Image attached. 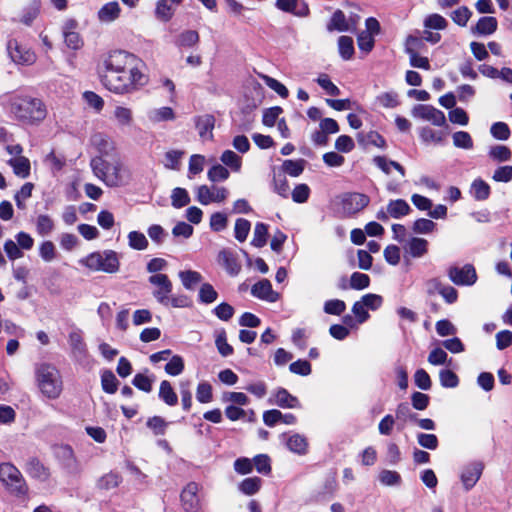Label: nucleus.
I'll list each match as a JSON object with an SVG mask.
<instances>
[{
    "label": "nucleus",
    "mask_w": 512,
    "mask_h": 512,
    "mask_svg": "<svg viewBox=\"0 0 512 512\" xmlns=\"http://www.w3.org/2000/svg\"><path fill=\"white\" fill-rule=\"evenodd\" d=\"M251 294L272 303L279 299V294L272 289V284L268 279H262L255 283L251 288Z\"/></svg>",
    "instance_id": "obj_16"
},
{
    "label": "nucleus",
    "mask_w": 512,
    "mask_h": 512,
    "mask_svg": "<svg viewBox=\"0 0 512 512\" xmlns=\"http://www.w3.org/2000/svg\"><path fill=\"white\" fill-rule=\"evenodd\" d=\"M359 17H351L349 20L346 19L345 14L341 10H337L333 13L327 29L329 31L337 30L339 32L354 31L357 26Z\"/></svg>",
    "instance_id": "obj_15"
},
{
    "label": "nucleus",
    "mask_w": 512,
    "mask_h": 512,
    "mask_svg": "<svg viewBox=\"0 0 512 512\" xmlns=\"http://www.w3.org/2000/svg\"><path fill=\"white\" fill-rule=\"evenodd\" d=\"M489 156L496 161L505 162L510 160L512 152L507 146L496 145L490 148Z\"/></svg>",
    "instance_id": "obj_62"
},
{
    "label": "nucleus",
    "mask_w": 512,
    "mask_h": 512,
    "mask_svg": "<svg viewBox=\"0 0 512 512\" xmlns=\"http://www.w3.org/2000/svg\"><path fill=\"white\" fill-rule=\"evenodd\" d=\"M262 484V480L259 477H249L245 478L240 484H239V490L245 494V495H254L256 494Z\"/></svg>",
    "instance_id": "obj_46"
},
{
    "label": "nucleus",
    "mask_w": 512,
    "mask_h": 512,
    "mask_svg": "<svg viewBox=\"0 0 512 512\" xmlns=\"http://www.w3.org/2000/svg\"><path fill=\"white\" fill-rule=\"evenodd\" d=\"M470 194L477 201H484L490 196V186L481 178L475 179L470 186Z\"/></svg>",
    "instance_id": "obj_36"
},
{
    "label": "nucleus",
    "mask_w": 512,
    "mask_h": 512,
    "mask_svg": "<svg viewBox=\"0 0 512 512\" xmlns=\"http://www.w3.org/2000/svg\"><path fill=\"white\" fill-rule=\"evenodd\" d=\"M7 164L12 168L13 173L22 179H26L31 173L30 160L27 157H11Z\"/></svg>",
    "instance_id": "obj_26"
},
{
    "label": "nucleus",
    "mask_w": 512,
    "mask_h": 512,
    "mask_svg": "<svg viewBox=\"0 0 512 512\" xmlns=\"http://www.w3.org/2000/svg\"><path fill=\"white\" fill-rule=\"evenodd\" d=\"M179 278L186 289L192 290L195 285L201 282L202 275L197 271L186 270L179 272Z\"/></svg>",
    "instance_id": "obj_44"
},
{
    "label": "nucleus",
    "mask_w": 512,
    "mask_h": 512,
    "mask_svg": "<svg viewBox=\"0 0 512 512\" xmlns=\"http://www.w3.org/2000/svg\"><path fill=\"white\" fill-rule=\"evenodd\" d=\"M450 16L454 23L464 27L467 25L469 19L471 18L472 12L468 7L462 6L454 10Z\"/></svg>",
    "instance_id": "obj_59"
},
{
    "label": "nucleus",
    "mask_w": 512,
    "mask_h": 512,
    "mask_svg": "<svg viewBox=\"0 0 512 512\" xmlns=\"http://www.w3.org/2000/svg\"><path fill=\"white\" fill-rule=\"evenodd\" d=\"M38 387L49 399H56L62 392V380L59 371L48 364L40 365L36 370Z\"/></svg>",
    "instance_id": "obj_5"
},
{
    "label": "nucleus",
    "mask_w": 512,
    "mask_h": 512,
    "mask_svg": "<svg viewBox=\"0 0 512 512\" xmlns=\"http://www.w3.org/2000/svg\"><path fill=\"white\" fill-rule=\"evenodd\" d=\"M113 120L118 127H131L134 123L132 109L123 105L115 106L113 110Z\"/></svg>",
    "instance_id": "obj_27"
},
{
    "label": "nucleus",
    "mask_w": 512,
    "mask_h": 512,
    "mask_svg": "<svg viewBox=\"0 0 512 512\" xmlns=\"http://www.w3.org/2000/svg\"><path fill=\"white\" fill-rule=\"evenodd\" d=\"M7 50L12 61L17 64L31 65L36 61L35 53L15 39L9 40Z\"/></svg>",
    "instance_id": "obj_11"
},
{
    "label": "nucleus",
    "mask_w": 512,
    "mask_h": 512,
    "mask_svg": "<svg viewBox=\"0 0 512 512\" xmlns=\"http://www.w3.org/2000/svg\"><path fill=\"white\" fill-rule=\"evenodd\" d=\"M377 103L384 108H395L399 105L398 94L396 92H384L377 96Z\"/></svg>",
    "instance_id": "obj_60"
},
{
    "label": "nucleus",
    "mask_w": 512,
    "mask_h": 512,
    "mask_svg": "<svg viewBox=\"0 0 512 512\" xmlns=\"http://www.w3.org/2000/svg\"><path fill=\"white\" fill-rule=\"evenodd\" d=\"M184 370V360L179 355L171 357L169 362L165 365V372L171 376H178Z\"/></svg>",
    "instance_id": "obj_57"
},
{
    "label": "nucleus",
    "mask_w": 512,
    "mask_h": 512,
    "mask_svg": "<svg viewBox=\"0 0 512 512\" xmlns=\"http://www.w3.org/2000/svg\"><path fill=\"white\" fill-rule=\"evenodd\" d=\"M148 282L153 286L152 295L156 301L164 306H168L173 289L169 277L166 274H154L148 278Z\"/></svg>",
    "instance_id": "obj_7"
},
{
    "label": "nucleus",
    "mask_w": 512,
    "mask_h": 512,
    "mask_svg": "<svg viewBox=\"0 0 512 512\" xmlns=\"http://www.w3.org/2000/svg\"><path fill=\"white\" fill-rule=\"evenodd\" d=\"M422 44V41L415 36H408L406 39L405 51L409 55L410 65L415 68L430 70V62L427 57L420 56L416 49Z\"/></svg>",
    "instance_id": "obj_12"
},
{
    "label": "nucleus",
    "mask_w": 512,
    "mask_h": 512,
    "mask_svg": "<svg viewBox=\"0 0 512 512\" xmlns=\"http://www.w3.org/2000/svg\"><path fill=\"white\" fill-rule=\"evenodd\" d=\"M195 125L202 139L210 140L213 138L212 131L215 125V118L212 115L206 114L196 117Z\"/></svg>",
    "instance_id": "obj_24"
},
{
    "label": "nucleus",
    "mask_w": 512,
    "mask_h": 512,
    "mask_svg": "<svg viewBox=\"0 0 512 512\" xmlns=\"http://www.w3.org/2000/svg\"><path fill=\"white\" fill-rule=\"evenodd\" d=\"M199 41V35L196 31L193 30H187L182 32L177 40L176 45L179 47H193L195 46Z\"/></svg>",
    "instance_id": "obj_54"
},
{
    "label": "nucleus",
    "mask_w": 512,
    "mask_h": 512,
    "mask_svg": "<svg viewBox=\"0 0 512 512\" xmlns=\"http://www.w3.org/2000/svg\"><path fill=\"white\" fill-rule=\"evenodd\" d=\"M269 404L277 405L282 408H297L300 407L298 399L291 395L286 389L278 388L270 396Z\"/></svg>",
    "instance_id": "obj_17"
},
{
    "label": "nucleus",
    "mask_w": 512,
    "mask_h": 512,
    "mask_svg": "<svg viewBox=\"0 0 512 512\" xmlns=\"http://www.w3.org/2000/svg\"><path fill=\"white\" fill-rule=\"evenodd\" d=\"M102 66L100 81L112 93L129 94L148 83V76L143 72L144 62L129 51H110L104 57Z\"/></svg>",
    "instance_id": "obj_1"
},
{
    "label": "nucleus",
    "mask_w": 512,
    "mask_h": 512,
    "mask_svg": "<svg viewBox=\"0 0 512 512\" xmlns=\"http://www.w3.org/2000/svg\"><path fill=\"white\" fill-rule=\"evenodd\" d=\"M26 470L31 477L40 481H46L50 476L48 468L35 458L27 462Z\"/></svg>",
    "instance_id": "obj_34"
},
{
    "label": "nucleus",
    "mask_w": 512,
    "mask_h": 512,
    "mask_svg": "<svg viewBox=\"0 0 512 512\" xmlns=\"http://www.w3.org/2000/svg\"><path fill=\"white\" fill-rule=\"evenodd\" d=\"M229 176L228 168L221 164L213 165L207 172V178L213 183L225 181Z\"/></svg>",
    "instance_id": "obj_47"
},
{
    "label": "nucleus",
    "mask_w": 512,
    "mask_h": 512,
    "mask_svg": "<svg viewBox=\"0 0 512 512\" xmlns=\"http://www.w3.org/2000/svg\"><path fill=\"white\" fill-rule=\"evenodd\" d=\"M428 241L420 237H412L403 245L405 255L412 258H421L428 252Z\"/></svg>",
    "instance_id": "obj_18"
},
{
    "label": "nucleus",
    "mask_w": 512,
    "mask_h": 512,
    "mask_svg": "<svg viewBox=\"0 0 512 512\" xmlns=\"http://www.w3.org/2000/svg\"><path fill=\"white\" fill-rule=\"evenodd\" d=\"M304 164L305 161L303 159L285 160L282 164V169L286 174L298 177L304 170Z\"/></svg>",
    "instance_id": "obj_50"
},
{
    "label": "nucleus",
    "mask_w": 512,
    "mask_h": 512,
    "mask_svg": "<svg viewBox=\"0 0 512 512\" xmlns=\"http://www.w3.org/2000/svg\"><path fill=\"white\" fill-rule=\"evenodd\" d=\"M423 26L425 29L444 30L448 26L447 20L438 13H432L424 18Z\"/></svg>",
    "instance_id": "obj_41"
},
{
    "label": "nucleus",
    "mask_w": 512,
    "mask_h": 512,
    "mask_svg": "<svg viewBox=\"0 0 512 512\" xmlns=\"http://www.w3.org/2000/svg\"><path fill=\"white\" fill-rule=\"evenodd\" d=\"M498 22L495 17L484 16L481 17L475 27L472 28V33L477 35H491L497 30Z\"/></svg>",
    "instance_id": "obj_30"
},
{
    "label": "nucleus",
    "mask_w": 512,
    "mask_h": 512,
    "mask_svg": "<svg viewBox=\"0 0 512 512\" xmlns=\"http://www.w3.org/2000/svg\"><path fill=\"white\" fill-rule=\"evenodd\" d=\"M53 219L46 214H41L36 219V231L40 236H46L54 230Z\"/></svg>",
    "instance_id": "obj_45"
},
{
    "label": "nucleus",
    "mask_w": 512,
    "mask_h": 512,
    "mask_svg": "<svg viewBox=\"0 0 512 512\" xmlns=\"http://www.w3.org/2000/svg\"><path fill=\"white\" fill-rule=\"evenodd\" d=\"M287 448L298 455H305L308 452V440L304 435L294 433L286 439Z\"/></svg>",
    "instance_id": "obj_28"
},
{
    "label": "nucleus",
    "mask_w": 512,
    "mask_h": 512,
    "mask_svg": "<svg viewBox=\"0 0 512 512\" xmlns=\"http://www.w3.org/2000/svg\"><path fill=\"white\" fill-rule=\"evenodd\" d=\"M388 213L391 218L400 219L408 215L412 209L403 199L390 200L387 204Z\"/></svg>",
    "instance_id": "obj_32"
},
{
    "label": "nucleus",
    "mask_w": 512,
    "mask_h": 512,
    "mask_svg": "<svg viewBox=\"0 0 512 512\" xmlns=\"http://www.w3.org/2000/svg\"><path fill=\"white\" fill-rule=\"evenodd\" d=\"M184 155L180 150H169L164 155V166L170 170H179L180 160Z\"/></svg>",
    "instance_id": "obj_48"
},
{
    "label": "nucleus",
    "mask_w": 512,
    "mask_h": 512,
    "mask_svg": "<svg viewBox=\"0 0 512 512\" xmlns=\"http://www.w3.org/2000/svg\"><path fill=\"white\" fill-rule=\"evenodd\" d=\"M121 13V7L117 1H111L104 4L98 11V20L102 23H111L115 21Z\"/></svg>",
    "instance_id": "obj_23"
},
{
    "label": "nucleus",
    "mask_w": 512,
    "mask_h": 512,
    "mask_svg": "<svg viewBox=\"0 0 512 512\" xmlns=\"http://www.w3.org/2000/svg\"><path fill=\"white\" fill-rule=\"evenodd\" d=\"M380 483L384 486H398L401 484V476L398 472L384 469L378 475Z\"/></svg>",
    "instance_id": "obj_51"
},
{
    "label": "nucleus",
    "mask_w": 512,
    "mask_h": 512,
    "mask_svg": "<svg viewBox=\"0 0 512 512\" xmlns=\"http://www.w3.org/2000/svg\"><path fill=\"white\" fill-rule=\"evenodd\" d=\"M419 136L425 144H441L446 137L442 131L435 130L431 127L425 126L419 130Z\"/></svg>",
    "instance_id": "obj_35"
},
{
    "label": "nucleus",
    "mask_w": 512,
    "mask_h": 512,
    "mask_svg": "<svg viewBox=\"0 0 512 512\" xmlns=\"http://www.w3.org/2000/svg\"><path fill=\"white\" fill-rule=\"evenodd\" d=\"M0 481L11 494L17 497L25 496L28 491L25 479L12 463L0 464Z\"/></svg>",
    "instance_id": "obj_6"
},
{
    "label": "nucleus",
    "mask_w": 512,
    "mask_h": 512,
    "mask_svg": "<svg viewBox=\"0 0 512 512\" xmlns=\"http://www.w3.org/2000/svg\"><path fill=\"white\" fill-rule=\"evenodd\" d=\"M76 22L70 20L65 24L63 35L67 47L78 50L83 46V41L78 32L75 31Z\"/></svg>",
    "instance_id": "obj_25"
},
{
    "label": "nucleus",
    "mask_w": 512,
    "mask_h": 512,
    "mask_svg": "<svg viewBox=\"0 0 512 512\" xmlns=\"http://www.w3.org/2000/svg\"><path fill=\"white\" fill-rule=\"evenodd\" d=\"M101 385L106 393L114 394L118 388V380L113 372L106 370L101 375Z\"/></svg>",
    "instance_id": "obj_49"
},
{
    "label": "nucleus",
    "mask_w": 512,
    "mask_h": 512,
    "mask_svg": "<svg viewBox=\"0 0 512 512\" xmlns=\"http://www.w3.org/2000/svg\"><path fill=\"white\" fill-rule=\"evenodd\" d=\"M8 109L15 118L29 123L41 121L46 116V109L42 101L25 95L10 96Z\"/></svg>",
    "instance_id": "obj_3"
},
{
    "label": "nucleus",
    "mask_w": 512,
    "mask_h": 512,
    "mask_svg": "<svg viewBox=\"0 0 512 512\" xmlns=\"http://www.w3.org/2000/svg\"><path fill=\"white\" fill-rule=\"evenodd\" d=\"M79 264L93 272H104L113 274L119 271V255L114 250H104L102 252H92L81 258Z\"/></svg>",
    "instance_id": "obj_4"
},
{
    "label": "nucleus",
    "mask_w": 512,
    "mask_h": 512,
    "mask_svg": "<svg viewBox=\"0 0 512 512\" xmlns=\"http://www.w3.org/2000/svg\"><path fill=\"white\" fill-rule=\"evenodd\" d=\"M276 6L282 11L290 12L297 16H307L309 13L308 5L299 0H277Z\"/></svg>",
    "instance_id": "obj_22"
},
{
    "label": "nucleus",
    "mask_w": 512,
    "mask_h": 512,
    "mask_svg": "<svg viewBox=\"0 0 512 512\" xmlns=\"http://www.w3.org/2000/svg\"><path fill=\"white\" fill-rule=\"evenodd\" d=\"M90 165L95 176L109 187L124 186L130 181V171L119 159L107 161L103 157H95Z\"/></svg>",
    "instance_id": "obj_2"
},
{
    "label": "nucleus",
    "mask_w": 512,
    "mask_h": 512,
    "mask_svg": "<svg viewBox=\"0 0 512 512\" xmlns=\"http://www.w3.org/2000/svg\"><path fill=\"white\" fill-rule=\"evenodd\" d=\"M323 310L326 314L339 316L346 310V304L339 299L327 300L324 303Z\"/></svg>",
    "instance_id": "obj_63"
},
{
    "label": "nucleus",
    "mask_w": 512,
    "mask_h": 512,
    "mask_svg": "<svg viewBox=\"0 0 512 512\" xmlns=\"http://www.w3.org/2000/svg\"><path fill=\"white\" fill-rule=\"evenodd\" d=\"M338 48L341 57L344 60H349L354 54L353 40L349 36H341L338 39Z\"/></svg>",
    "instance_id": "obj_52"
},
{
    "label": "nucleus",
    "mask_w": 512,
    "mask_h": 512,
    "mask_svg": "<svg viewBox=\"0 0 512 512\" xmlns=\"http://www.w3.org/2000/svg\"><path fill=\"white\" fill-rule=\"evenodd\" d=\"M147 120L151 125H158L162 122L174 121L175 112L171 107L162 106L151 108L146 113Z\"/></svg>",
    "instance_id": "obj_20"
},
{
    "label": "nucleus",
    "mask_w": 512,
    "mask_h": 512,
    "mask_svg": "<svg viewBox=\"0 0 512 512\" xmlns=\"http://www.w3.org/2000/svg\"><path fill=\"white\" fill-rule=\"evenodd\" d=\"M283 113V109L279 106H274L265 109L263 112L262 123L267 127H273L278 122L279 116Z\"/></svg>",
    "instance_id": "obj_61"
},
{
    "label": "nucleus",
    "mask_w": 512,
    "mask_h": 512,
    "mask_svg": "<svg viewBox=\"0 0 512 512\" xmlns=\"http://www.w3.org/2000/svg\"><path fill=\"white\" fill-rule=\"evenodd\" d=\"M229 195V191L223 186L200 185L196 189V199L202 205L222 203Z\"/></svg>",
    "instance_id": "obj_9"
},
{
    "label": "nucleus",
    "mask_w": 512,
    "mask_h": 512,
    "mask_svg": "<svg viewBox=\"0 0 512 512\" xmlns=\"http://www.w3.org/2000/svg\"><path fill=\"white\" fill-rule=\"evenodd\" d=\"M342 212L345 216H353L370 203V198L366 194L358 192L345 193L340 197Z\"/></svg>",
    "instance_id": "obj_8"
},
{
    "label": "nucleus",
    "mask_w": 512,
    "mask_h": 512,
    "mask_svg": "<svg viewBox=\"0 0 512 512\" xmlns=\"http://www.w3.org/2000/svg\"><path fill=\"white\" fill-rule=\"evenodd\" d=\"M449 279L458 286H472L477 281V273L473 265L451 267L448 270Z\"/></svg>",
    "instance_id": "obj_10"
},
{
    "label": "nucleus",
    "mask_w": 512,
    "mask_h": 512,
    "mask_svg": "<svg viewBox=\"0 0 512 512\" xmlns=\"http://www.w3.org/2000/svg\"><path fill=\"white\" fill-rule=\"evenodd\" d=\"M223 166L234 172H239L242 166V158L232 150H225L220 156Z\"/></svg>",
    "instance_id": "obj_38"
},
{
    "label": "nucleus",
    "mask_w": 512,
    "mask_h": 512,
    "mask_svg": "<svg viewBox=\"0 0 512 512\" xmlns=\"http://www.w3.org/2000/svg\"><path fill=\"white\" fill-rule=\"evenodd\" d=\"M198 485L195 482L188 483L181 493L183 508L187 512H195L198 508Z\"/></svg>",
    "instance_id": "obj_21"
},
{
    "label": "nucleus",
    "mask_w": 512,
    "mask_h": 512,
    "mask_svg": "<svg viewBox=\"0 0 512 512\" xmlns=\"http://www.w3.org/2000/svg\"><path fill=\"white\" fill-rule=\"evenodd\" d=\"M484 470V464L475 461L466 465L460 474V479L466 491L471 490L480 479Z\"/></svg>",
    "instance_id": "obj_13"
},
{
    "label": "nucleus",
    "mask_w": 512,
    "mask_h": 512,
    "mask_svg": "<svg viewBox=\"0 0 512 512\" xmlns=\"http://www.w3.org/2000/svg\"><path fill=\"white\" fill-rule=\"evenodd\" d=\"M436 228V223L430 219L419 218L412 226L414 233L416 234H429L432 233Z\"/></svg>",
    "instance_id": "obj_64"
},
{
    "label": "nucleus",
    "mask_w": 512,
    "mask_h": 512,
    "mask_svg": "<svg viewBox=\"0 0 512 512\" xmlns=\"http://www.w3.org/2000/svg\"><path fill=\"white\" fill-rule=\"evenodd\" d=\"M268 227L264 223H257L251 244L255 247H263L267 241Z\"/></svg>",
    "instance_id": "obj_55"
},
{
    "label": "nucleus",
    "mask_w": 512,
    "mask_h": 512,
    "mask_svg": "<svg viewBox=\"0 0 512 512\" xmlns=\"http://www.w3.org/2000/svg\"><path fill=\"white\" fill-rule=\"evenodd\" d=\"M122 478L118 473L109 472L102 477H100L97 481V488L101 490H110L119 486Z\"/></svg>",
    "instance_id": "obj_40"
},
{
    "label": "nucleus",
    "mask_w": 512,
    "mask_h": 512,
    "mask_svg": "<svg viewBox=\"0 0 512 512\" xmlns=\"http://www.w3.org/2000/svg\"><path fill=\"white\" fill-rule=\"evenodd\" d=\"M128 245L133 250H146L149 246L146 236L139 231H131L127 235Z\"/></svg>",
    "instance_id": "obj_39"
},
{
    "label": "nucleus",
    "mask_w": 512,
    "mask_h": 512,
    "mask_svg": "<svg viewBox=\"0 0 512 512\" xmlns=\"http://www.w3.org/2000/svg\"><path fill=\"white\" fill-rule=\"evenodd\" d=\"M373 163L386 175H389L392 169H395L399 172V174L404 177L405 169L404 167L396 161L389 160L385 156H376L373 158Z\"/></svg>",
    "instance_id": "obj_33"
},
{
    "label": "nucleus",
    "mask_w": 512,
    "mask_h": 512,
    "mask_svg": "<svg viewBox=\"0 0 512 512\" xmlns=\"http://www.w3.org/2000/svg\"><path fill=\"white\" fill-rule=\"evenodd\" d=\"M453 145L456 148L470 150L474 146L471 135L466 131H457L452 134Z\"/></svg>",
    "instance_id": "obj_43"
},
{
    "label": "nucleus",
    "mask_w": 512,
    "mask_h": 512,
    "mask_svg": "<svg viewBox=\"0 0 512 512\" xmlns=\"http://www.w3.org/2000/svg\"><path fill=\"white\" fill-rule=\"evenodd\" d=\"M190 196L184 188H174L171 193V204L174 208L180 209L190 203Z\"/></svg>",
    "instance_id": "obj_42"
},
{
    "label": "nucleus",
    "mask_w": 512,
    "mask_h": 512,
    "mask_svg": "<svg viewBox=\"0 0 512 512\" xmlns=\"http://www.w3.org/2000/svg\"><path fill=\"white\" fill-rule=\"evenodd\" d=\"M92 145L104 155H109L115 150L114 141L105 134L97 133L91 138Z\"/></svg>",
    "instance_id": "obj_31"
},
{
    "label": "nucleus",
    "mask_w": 512,
    "mask_h": 512,
    "mask_svg": "<svg viewBox=\"0 0 512 512\" xmlns=\"http://www.w3.org/2000/svg\"><path fill=\"white\" fill-rule=\"evenodd\" d=\"M412 113L415 117L430 121L435 126H443L446 123L444 113L430 105H417Z\"/></svg>",
    "instance_id": "obj_14"
},
{
    "label": "nucleus",
    "mask_w": 512,
    "mask_h": 512,
    "mask_svg": "<svg viewBox=\"0 0 512 512\" xmlns=\"http://www.w3.org/2000/svg\"><path fill=\"white\" fill-rule=\"evenodd\" d=\"M251 229V223L244 218H238L235 221L234 235L239 242H244Z\"/></svg>",
    "instance_id": "obj_53"
},
{
    "label": "nucleus",
    "mask_w": 512,
    "mask_h": 512,
    "mask_svg": "<svg viewBox=\"0 0 512 512\" xmlns=\"http://www.w3.org/2000/svg\"><path fill=\"white\" fill-rule=\"evenodd\" d=\"M153 381V377L145 373H138L134 376L132 383L139 390L149 393L152 391Z\"/></svg>",
    "instance_id": "obj_58"
},
{
    "label": "nucleus",
    "mask_w": 512,
    "mask_h": 512,
    "mask_svg": "<svg viewBox=\"0 0 512 512\" xmlns=\"http://www.w3.org/2000/svg\"><path fill=\"white\" fill-rule=\"evenodd\" d=\"M179 3L180 0H159L156 5V17L163 22L169 21Z\"/></svg>",
    "instance_id": "obj_29"
},
{
    "label": "nucleus",
    "mask_w": 512,
    "mask_h": 512,
    "mask_svg": "<svg viewBox=\"0 0 512 512\" xmlns=\"http://www.w3.org/2000/svg\"><path fill=\"white\" fill-rule=\"evenodd\" d=\"M158 396L168 406H175L178 403V396L167 380L160 383Z\"/></svg>",
    "instance_id": "obj_37"
},
{
    "label": "nucleus",
    "mask_w": 512,
    "mask_h": 512,
    "mask_svg": "<svg viewBox=\"0 0 512 512\" xmlns=\"http://www.w3.org/2000/svg\"><path fill=\"white\" fill-rule=\"evenodd\" d=\"M217 260L230 276H236L240 273L241 264L232 251L227 249L221 250L218 254Z\"/></svg>",
    "instance_id": "obj_19"
},
{
    "label": "nucleus",
    "mask_w": 512,
    "mask_h": 512,
    "mask_svg": "<svg viewBox=\"0 0 512 512\" xmlns=\"http://www.w3.org/2000/svg\"><path fill=\"white\" fill-rule=\"evenodd\" d=\"M218 297L217 291L209 283H204L199 289V301L204 304H210L216 301Z\"/></svg>",
    "instance_id": "obj_56"
}]
</instances>
